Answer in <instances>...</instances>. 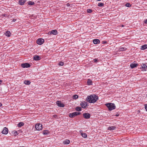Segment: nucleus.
Returning <instances> with one entry per match:
<instances>
[{
	"label": "nucleus",
	"instance_id": "f257e3e1",
	"mask_svg": "<svg viewBox=\"0 0 147 147\" xmlns=\"http://www.w3.org/2000/svg\"><path fill=\"white\" fill-rule=\"evenodd\" d=\"M98 99V97L95 94H92L88 96L86 100L89 103H94Z\"/></svg>",
	"mask_w": 147,
	"mask_h": 147
},
{
	"label": "nucleus",
	"instance_id": "f03ea898",
	"mask_svg": "<svg viewBox=\"0 0 147 147\" xmlns=\"http://www.w3.org/2000/svg\"><path fill=\"white\" fill-rule=\"evenodd\" d=\"M106 105L109 111H111L115 109V106L114 103H108L106 104Z\"/></svg>",
	"mask_w": 147,
	"mask_h": 147
},
{
	"label": "nucleus",
	"instance_id": "7ed1b4c3",
	"mask_svg": "<svg viewBox=\"0 0 147 147\" xmlns=\"http://www.w3.org/2000/svg\"><path fill=\"white\" fill-rule=\"evenodd\" d=\"M81 113L79 112H76L72 113H70L69 114V117L71 118H73L75 116L80 115Z\"/></svg>",
	"mask_w": 147,
	"mask_h": 147
},
{
	"label": "nucleus",
	"instance_id": "20e7f679",
	"mask_svg": "<svg viewBox=\"0 0 147 147\" xmlns=\"http://www.w3.org/2000/svg\"><path fill=\"white\" fill-rule=\"evenodd\" d=\"M35 128L37 130H41L42 128V125L40 123H37L35 125Z\"/></svg>",
	"mask_w": 147,
	"mask_h": 147
},
{
	"label": "nucleus",
	"instance_id": "39448f33",
	"mask_svg": "<svg viewBox=\"0 0 147 147\" xmlns=\"http://www.w3.org/2000/svg\"><path fill=\"white\" fill-rule=\"evenodd\" d=\"M44 40L41 38L38 39L36 41V42L37 44L39 45H42L44 42Z\"/></svg>",
	"mask_w": 147,
	"mask_h": 147
},
{
	"label": "nucleus",
	"instance_id": "423d86ee",
	"mask_svg": "<svg viewBox=\"0 0 147 147\" xmlns=\"http://www.w3.org/2000/svg\"><path fill=\"white\" fill-rule=\"evenodd\" d=\"M80 105L82 108L85 109L86 107L88 106V104L87 102L85 101L82 102L80 103Z\"/></svg>",
	"mask_w": 147,
	"mask_h": 147
},
{
	"label": "nucleus",
	"instance_id": "0eeeda50",
	"mask_svg": "<svg viewBox=\"0 0 147 147\" xmlns=\"http://www.w3.org/2000/svg\"><path fill=\"white\" fill-rule=\"evenodd\" d=\"M83 116L84 118L86 119H88L90 117V115L89 113H84L83 114Z\"/></svg>",
	"mask_w": 147,
	"mask_h": 147
},
{
	"label": "nucleus",
	"instance_id": "6e6552de",
	"mask_svg": "<svg viewBox=\"0 0 147 147\" xmlns=\"http://www.w3.org/2000/svg\"><path fill=\"white\" fill-rule=\"evenodd\" d=\"M21 66L23 68H28L30 67V65L28 63H22L21 65Z\"/></svg>",
	"mask_w": 147,
	"mask_h": 147
},
{
	"label": "nucleus",
	"instance_id": "1a4fd4ad",
	"mask_svg": "<svg viewBox=\"0 0 147 147\" xmlns=\"http://www.w3.org/2000/svg\"><path fill=\"white\" fill-rule=\"evenodd\" d=\"M8 129L7 127H5L3 129L2 131V133L3 134H6L8 133Z\"/></svg>",
	"mask_w": 147,
	"mask_h": 147
},
{
	"label": "nucleus",
	"instance_id": "9d476101",
	"mask_svg": "<svg viewBox=\"0 0 147 147\" xmlns=\"http://www.w3.org/2000/svg\"><path fill=\"white\" fill-rule=\"evenodd\" d=\"M56 103L59 107H63L64 106V104L62 103L60 101H57L56 102Z\"/></svg>",
	"mask_w": 147,
	"mask_h": 147
},
{
	"label": "nucleus",
	"instance_id": "9b49d317",
	"mask_svg": "<svg viewBox=\"0 0 147 147\" xmlns=\"http://www.w3.org/2000/svg\"><path fill=\"white\" fill-rule=\"evenodd\" d=\"M34 60L36 61H38L40 59V57L38 55H34L33 57Z\"/></svg>",
	"mask_w": 147,
	"mask_h": 147
},
{
	"label": "nucleus",
	"instance_id": "f8f14e48",
	"mask_svg": "<svg viewBox=\"0 0 147 147\" xmlns=\"http://www.w3.org/2000/svg\"><path fill=\"white\" fill-rule=\"evenodd\" d=\"M50 34H52L53 35H56L57 34V31L56 30H53L51 32H49Z\"/></svg>",
	"mask_w": 147,
	"mask_h": 147
},
{
	"label": "nucleus",
	"instance_id": "ddd939ff",
	"mask_svg": "<svg viewBox=\"0 0 147 147\" xmlns=\"http://www.w3.org/2000/svg\"><path fill=\"white\" fill-rule=\"evenodd\" d=\"M18 132H21V130H18L17 131H12L13 134L14 136H16L19 134Z\"/></svg>",
	"mask_w": 147,
	"mask_h": 147
},
{
	"label": "nucleus",
	"instance_id": "4468645a",
	"mask_svg": "<svg viewBox=\"0 0 147 147\" xmlns=\"http://www.w3.org/2000/svg\"><path fill=\"white\" fill-rule=\"evenodd\" d=\"M137 65H138V64L137 63H132L131 64L130 66L131 68H133L135 67H136Z\"/></svg>",
	"mask_w": 147,
	"mask_h": 147
},
{
	"label": "nucleus",
	"instance_id": "2eb2a0df",
	"mask_svg": "<svg viewBox=\"0 0 147 147\" xmlns=\"http://www.w3.org/2000/svg\"><path fill=\"white\" fill-rule=\"evenodd\" d=\"M100 40L98 39H95L93 40V42L94 44H96L100 42Z\"/></svg>",
	"mask_w": 147,
	"mask_h": 147
},
{
	"label": "nucleus",
	"instance_id": "dca6fc26",
	"mask_svg": "<svg viewBox=\"0 0 147 147\" xmlns=\"http://www.w3.org/2000/svg\"><path fill=\"white\" fill-rule=\"evenodd\" d=\"M116 128V127L115 126H110L108 127V130H114Z\"/></svg>",
	"mask_w": 147,
	"mask_h": 147
},
{
	"label": "nucleus",
	"instance_id": "f3484780",
	"mask_svg": "<svg viewBox=\"0 0 147 147\" xmlns=\"http://www.w3.org/2000/svg\"><path fill=\"white\" fill-rule=\"evenodd\" d=\"M70 141L69 140H66L65 141H63V143L65 144H68L70 143Z\"/></svg>",
	"mask_w": 147,
	"mask_h": 147
},
{
	"label": "nucleus",
	"instance_id": "a211bd4d",
	"mask_svg": "<svg viewBox=\"0 0 147 147\" xmlns=\"http://www.w3.org/2000/svg\"><path fill=\"white\" fill-rule=\"evenodd\" d=\"M142 69L143 71H146V69L147 68V66L144 64H143L142 65Z\"/></svg>",
	"mask_w": 147,
	"mask_h": 147
},
{
	"label": "nucleus",
	"instance_id": "6ab92c4d",
	"mask_svg": "<svg viewBox=\"0 0 147 147\" xmlns=\"http://www.w3.org/2000/svg\"><path fill=\"white\" fill-rule=\"evenodd\" d=\"M147 48V45H144L141 46V50H144Z\"/></svg>",
	"mask_w": 147,
	"mask_h": 147
},
{
	"label": "nucleus",
	"instance_id": "aec40b11",
	"mask_svg": "<svg viewBox=\"0 0 147 147\" xmlns=\"http://www.w3.org/2000/svg\"><path fill=\"white\" fill-rule=\"evenodd\" d=\"M75 109L76 111H80L82 110V108L81 107H78L76 108Z\"/></svg>",
	"mask_w": 147,
	"mask_h": 147
},
{
	"label": "nucleus",
	"instance_id": "412c9836",
	"mask_svg": "<svg viewBox=\"0 0 147 147\" xmlns=\"http://www.w3.org/2000/svg\"><path fill=\"white\" fill-rule=\"evenodd\" d=\"M24 0H20L19 2L20 4L21 5H24L25 3Z\"/></svg>",
	"mask_w": 147,
	"mask_h": 147
},
{
	"label": "nucleus",
	"instance_id": "4be33fe9",
	"mask_svg": "<svg viewBox=\"0 0 147 147\" xmlns=\"http://www.w3.org/2000/svg\"><path fill=\"white\" fill-rule=\"evenodd\" d=\"M11 33L9 31H7L5 33V35L6 36L9 37L10 36Z\"/></svg>",
	"mask_w": 147,
	"mask_h": 147
},
{
	"label": "nucleus",
	"instance_id": "5701e85b",
	"mask_svg": "<svg viewBox=\"0 0 147 147\" xmlns=\"http://www.w3.org/2000/svg\"><path fill=\"white\" fill-rule=\"evenodd\" d=\"M81 135L82 137L84 138H86L87 137V135L86 133H81Z\"/></svg>",
	"mask_w": 147,
	"mask_h": 147
},
{
	"label": "nucleus",
	"instance_id": "b1692460",
	"mask_svg": "<svg viewBox=\"0 0 147 147\" xmlns=\"http://www.w3.org/2000/svg\"><path fill=\"white\" fill-rule=\"evenodd\" d=\"M87 83L89 85H92V81L91 80L89 79L88 80Z\"/></svg>",
	"mask_w": 147,
	"mask_h": 147
},
{
	"label": "nucleus",
	"instance_id": "393cba45",
	"mask_svg": "<svg viewBox=\"0 0 147 147\" xmlns=\"http://www.w3.org/2000/svg\"><path fill=\"white\" fill-rule=\"evenodd\" d=\"M24 124L23 123L21 122L18 124V127H21L24 125Z\"/></svg>",
	"mask_w": 147,
	"mask_h": 147
},
{
	"label": "nucleus",
	"instance_id": "a878e982",
	"mask_svg": "<svg viewBox=\"0 0 147 147\" xmlns=\"http://www.w3.org/2000/svg\"><path fill=\"white\" fill-rule=\"evenodd\" d=\"M24 83L26 85H29L30 84V81L26 80L24 81Z\"/></svg>",
	"mask_w": 147,
	"mask_h": 147
},
{
	"label": "nucleus",
	"instance_id": "bb28decb",
	"mask_svg": "<svg viewBox=\"0 0 147 147\" xmlns=\"http://www.w3.org/2000/svg\"><path fill=\"white\" fill-rule=\"evenodd\" d=\"M28 4L29 5H32L34 4V3L33 2L30 1L28 2Z\"/></svg>",
	"mask_w": 147,
	"mask_h": 147
},
{
	"label": "nucleus",
	"instance_id": "cd10ccee",
	"mask_svg": "<svg viewBox=\"0 0 147 147\" xmlns=\"http://www.w3.org/2000/svg\"><path fill=\"white\" fill-rule=\"evenodd\" d=\"M126 49L125 48H121L119 49V51H125Z\"/></svg>",
	"mask_w": 147,
	"mask_h": 147
},
{
	"label": "nucleus",
	"instance_id": "c85d7f7f",
	"mask_svg": "<svg viewBox=\"0 0 147 147\" xmlns=\"http://www.w3.org/2000/svg\"><path fill=\"white\" fill-rule=\"evenodd\" d=\"M78 96L77 95H74L73 96V99H76L77 98H78Z\"/></svg>",
	"mask_w": 147,
	"mask_h": 147
},
{
	"label": "nucleus",
	"instance_id": "c756f323",
	"mask_svg": "<svg viewBox=\"0 0 147 147\" xmlns=\"http://www.w3.org/2000/svg\"><path fill=\"white\" fill-rule=\"evenodd\" d=\"M104 5V3H98V6L99 7H101L102 6H103Z\"/></svg>",
	"mask_w": 147,
	"mask_h": 147
},
{
	"label": "nucleus",
	"instance_id": "7c9ffc66",
	"mask_svg": "<svg viewBox=\"0 0 147 147\" xmlns=\"http://www.w3.org/2000/svg\"><path fill=\"white\" fill-rule=\"evenodd\" d=\"M64 63L62 61H61L60 62L59 64V65H61V66H63L64 65Z\"/></svg>",
	"mask_w": 147,
	"mask_h": 147
},
{
	"label": "nucleus",
	"instance_id": "2f4dec72",
	"mask_svg": "<svg viewBox=\"0 0 147 147\" xmlns=\"http://www.w3.org/2000/svg\"><path fill=\"white\" fill-rule=\"evenodd\" d=\"M126 6L129 7L131 6V5L129 3H127L125 4Z\"/></svg>",
	"mask_w": 147,
	"mask_h": 147
},
{
	"label": "nucleus",
	"instance_id": "473e14b6",
	"mask_svg": "<svg viewBox=\"0 0 147 147\" xmlns=\"http://www.w3.org/2000/svg\"><path fill=\"white\" fill-rule=\"evenodd\" d=\"M92 9H88L87 10V11L88 13H91L92 12Z\"/></svg>",
	"mask_w": 147,
	"mask_h": 147
},
{
	"label": "nucleus",
	"instance_id": "72a5a7b5",
	"mask_svg": "<svg viewBox=\"0 0 147 147\" xmlns=\"http://www.w3.org/2000/svg\"><path fill=\"white\" fill-rule=\"evenodd\" d=\"M53 117L55 118H58V116L57 115H53Z\"/></svg>",
	"mask_w": 147,
	"mask_h": 147
},
{
	"label": "nucleus",
	"instance_id": "f704fd0d",
	"mask_svg": "<svg viewBox=\"0 0 147 147\" xmlns=\"http://www.w3.org/2000/svg\"><path fill=\"white\" fill-rule=\"evenodd\" d=\"M48 134L47 132L46 131H44L43 132V134L44 135H47Z\"/></svg>",
	"mask_w": 147,
	"mask_h": 147
},
{
	"label": "nucleus",
	"instance_id": "c9c22d12",
	"mask_svg": "<svg viewBox=\"0 0 147 147\" xmlns=\"http://www.w3.org/2000/svg\"><path fill=\"white\" fill-rule=\"evenodd\" d=\"M145 109H146V111H147V104H145Z\"/></svg>",
	"mask_w": 147,
	"mask_h": 147
},
{
	"label": "nucleus",
	"instance_id": "e433bc0d",
	"mask_svg": "<svg viewBox=\"0 0 147 147\" xmlns=\"http://www.w3.org/2000/svg\"><path fill=\"white\" fill-rule=\"evenodd\" d=\"M94 61L95 62H96L97 61V60L96 59H94Z\"/></svg>",
	"mask_w": 147,
	"mask_h": 147
},
{
	"label": "nucleus",
	"instance_id": "4c0bfd02",
	"mask_svg": "<svg viewBox=\"0 0 147 147\" xmlns=\"http://www.w3.org/2000/svg\"><path fill=\"white\" fill-rule=\"evenodd\" d=\"M107 43V42H106V41H103L102 42V43H103V44H105V43Z\"/></svg>",
	"mask_w": 147,
	"mask_h": 147
},
{
	"label": "nucleus",
	"instance_id": "58836bf2",
	"mask_svg": "<svg viewBox=\"0 0 147 147\" xmlns=\"http://www.w3.org/2000/svg\"><path fill=\"white\" fill-rule=\"evenodd\" d=\"M16 19H13L12 20V22H15V21H16Z\"/></svg>",
	"mask_w": 147,
	"mask_h": 147
},
{
	"label": "nucleus",
	"instance_id": "ea45409f",
	"mask_svg": "<svg viewBox=\"0 0 147 147\" xmlns=\"http://www.w3.org/2000/svg\"><path fill=\"white\" fill-rule=\"evenodd\" d=\"M144 22L146 23V24H147V20H146L145 21H144Z\"/></svg>",
	"mask_w": 147,
	"mask_h": 147
},
{
	"label": "nucleus",
	"instance_id": "a19ab883",
	"mask_svg": "<svg viewBox=\"0 0 147 147\" xmlns=\"http://www.w3.org/2000/svg\"><path fill=\"white\" fill-rule=\"evenodd\" d=\"M2 103L1 102H0V107H1V106H2Z\"/></svg>",
	"mask_w": 147,
	"mask_h": 147
},
{
	"label": "nucleus",
	"instance_id": "79ce46f5",
	"mask_svg": "<svg viewBox=\"0 0 147 147\" xmlns=\"http://www.w3.org/2000/svg\"><path fill=\"white\" fill-rule=\"evenodd\" d=\"M2 81L1 80H0V84H1L2 82Z\"/></svg>",
	"mask_w": 147,
	"mask_h": 147
},
{
	"label": "nucleus",
	"instance_id": "37998d69",
	"mask_svg": "<svg viewBox=\"0 0 147 147\" xmlns=\"http://www.w3.org/2000/svg\"><path fill=\"white\" fill-rule=\"evenodd\" d=\"M115 116H119V115H117V114H116V115H115Z\"/></svg>",
	"mask_w": 147,
	"mask_h": 147
},
{
	"label": "nucleus",
	"instance_id": "c03bdc74",
	"mask_svg": "<svg viewBox=\"0 0 147 147\" xmlns=\"http://www.w3.org/2000/svg\"><path fill=\"white\" fill-rule=\"evenodd\" d=\"M22 132V131H21V132H18V133H19V134L20 133H21Z\"/></svg>",
	"mask_w": 147,
	"mask_h": 147
},
{
	"label": "nucleus",
	"instance_id": "a18cd8bd",
	"mask_svg": "<svg viewBox=\"0 0 147 147\" xmlns=\"http://www.w3.org/2000/svg\"><path fill=\"white\" fill-rule=\"evenodd\" d=\"M121 26L123 27L124 26V25H122Z\"/></svg>",
	"mask_w": 147,
	"mask_h": 147
},
{
	"label": "nucleus",
	"instance_id": "49530a36",
	"mask_svg": "<svg viewBox=\"0 0 147 147\" xmlns=\"http://www.w3.org/2000/svg\"><path fill=\"white\" fill-rule=\"evenodd\" d=\"M81 131H80V132H81Z\"/></svg>",
	"mask_w": 147,
	"mask_h": 147
}]
</instances>
